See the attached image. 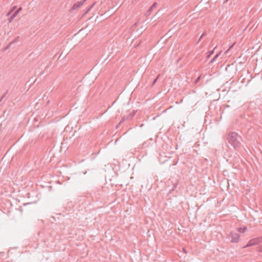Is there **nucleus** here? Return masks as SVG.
Listing matches in <instances>:
<instances>
[{"label":"nucleus","instance_id":"nucleus-20","mask_svg":"<svg viewBox=\"0 0 262 262\" xmlns=\"http://www.w3.org/2000/svg\"><path fill=\"white\" fill-rule=\"evenodd\" d=\"M4 97V96L2 97V98L0 99V102L2 100V99H3Z\"/></svg>","mask_w":262,"mask_h":262},{"label":"nucleus","instance_id":"nucleus-21","mask_svg":"<svg viewBox=\"0 0 262 262\" xmlns=\"http://www.w3.org/2000/svg\"><path fill=\"white\" fill-rule=\"evenodd\" d=\"M86 1V0H81V2H83V3H84L85 1Z\"/></svg>","mask_w":262,"mask_h":262},{"label":"nucleus","instance_id":"nucleus-18","mask_svg":"<svg viewBox=\"0 0 262 262\" xmlns=\"http://www.w3.org/2000/svg\"><path fill=\"white\" fill-rule=\"evenodd\" d=\"M157 78H156L154 79L153 80L152 82H157Z\"/></svg>","mask_w":262,"mask_h":262},{"label":"nucleus","instance_id":"nucleus-3","mask_svg":"<svg viewBox=\"0 0 262 262\" xmlns=\"http://www.w3.org/2000/svg\"><path fill=\"white\" fill-rule=\"evenodd\" d=\"M240 236L238 233L234 231L230 232L229 235V238L231 243H237L239 241Z\"/></svg>","mask_w":262,"mask_h":262},{"label":"nucleus","instance_id":"nucleus-19","mask_svg":"<svg viewBox=\"0 0 262 262\" xmlns=\"http://www.w3.org/2000/svg\"><path fill=\"white\" fill-rule=\"evenodd\" d=\"M12 12L11 11H9V12L7 13V15H10Z\"/></svg>","mask_w":262,"mask_h":262},{"label":"nucleus","instance_id":"nucleus-10","mask_svg":"<svg viewBox=\"0 0 262 262\" xmlns=\"http://www.w3.org/2000/svg\"><path fill=\"white\" fill-rule=\"evenodd\" d=\"M213 52H214V49L208 52V54L207 55V58H209L210 57V56L213 54Z\"/></svg>","mask_w":262,"mask_h":262},{"label":"nucleus","instance_id":"nucleus-13","mask_svg":"<svg viewBox=\"0 0 262 262\" xmlns=\"http://www.w3.org/2000/svg\"><path fill=\"white\" fill-rule=\"evenodd\" d=\"M257 251L260 252H262V246H259L257 248Z\"/></svg>","mask_w":262,"mask_h":262},{"label":"nucleus","instance_id":"nucleus-22","mask_svg":"<svg viewBox=\"0 0 262 262\" xmlns=\"http://www.w3.org/2000/svg\"><path fill=\"white\" fill-rule=\"evenodd\" d=\"M229 0H226L224 3H227Z\"/></svg>","mask_w":262,"mask_h":262},{"label":"nucleus","instance_id":"nucleus-6","mask_svg":"<svg viewBox=\"0 0 262 262\" xmlns=\"http://www.w3.org/2000/svg\"><path fill=\"white\" fill-rule=\"evenodd\" d=\"M83 2L80 1L75 3L72 7V10H75L83 4Z\"/></svg>","mask_w":262,"mask_h":262},{"label":"nucleus","instance_id":"nucleus-12","mask_svg":"<svg viewBox=\"0 0 262 262\" xmlns=\"http://www.w3.org/2000/svg\"><path fill=\"white\" fill-rule=\"evenodd\" d=\"M157 6V3H154L153 5L150 7V10H152L153 8H155Z\"/></svg>","mask_w":262,"mask_h":262},{"label":"nucleus","instance_id":"nucleus-8","mask_svg":"<svg viewBox=\"0 0 262 262\" xmlns=\"http://www.w3.org/2000/svg\"><path fill=\"white\" fill-rule=\"evenodd\" d=\"M17 15V13L14 12L11 16L8 19L9 22L11 23L13 19Z\"/></svg>","mask_w":262,"mask_h":262},{"label":"nucleus","instance_id":"nucleus-7","mask_svg":"<svg viewBox=\"0 0 262 262\" xmlns=\"http://www.w3.org/2000/svg\"><path fill=\"white\" fill-rule=\"evenodd\" d=\"M247 230V228L246 226L237 228V231L241 233H245Z\"/></svg>","mask_w":262,"mask_h":262},{"label":"nucleus","instance_id":"nucleus-9","mask_svg":"<svg viewBox=\"0 0 262 262\" xmlns=\"http://www.w3.org/2000/svg\"><path fill=\"white\" fill-rule=\"evenodd\" d=\"M219 54H217L215 55V56L210 60V63H212L213 62H214L216 60V59L219 57Z\"/></svg>","mask_w":262,"mask_h":262},{"label":"nucleus","instance_id":"nucleus-2","mask_svg":"<svg viewBox=\"0 0 262 262\" xmlns=\"http://www.w3.org/2000/svg\"><path fill=\"white\" fill-rule=\"evenodd\" d=\"M262 242V236L254 238L250 240L244 248H247L251 246H255Z\"/></svg>","mask_w":262,"mask_h":262},{"label":"nucleus","instance_id":"nucleus-17","mask_svg":"<svg viewBox=\"0 0 262 262\" xmlns=\"http://www.w3.org/2000/svg\"><path fill=\"white\" fill-rule=\"evenodd\" d=\"M16 8V6L13 7V8L12 9V10H11L12 12H13Z\"/></svg>","mask_w":262,"mask_h":262},{"label":"nucleus","instance_id":"nucleus-11","mask_svg":"<svg viewBox=\"0 0 262 262\" xmlns=\"http://www.w3.org/2000/svg\"><path fill=\"white\" fill-rule=\"evenodd\" d=\"M151 11H152V10H150V8H149V9L146 12L145 15H146V16L149 15L151 12Z\"/></svg>","mask_w":262,"mask_h":262},{"label":"nucleus","instance_id":"nucleus-5","mask_svg":"<svg viewBox=\"0 0 262 262\" xmlns=\"http://www.w3.org/2000/svg\"><path fill=\"white\" fill-rule=\"evenodd\" d=\"M134 115V113H133V114H130L128 116H127V117H125V116L123 117L122 118V119L120 121V123H122V122L124 121L125 120H130V119H132V118L133 117Z\"/></svg>","mask_w":262,"mask_h":262},{"label":"nucleus","instance_id":"nucleus-16","mask_svg":"<svg viewBox=\"0 0 262 262\" xmlns=\"http://www.w3.org/2000/svg\"><path fill=\"white\" fill-rule=\"evenodd\" d=\"M200 79V76L198 77L194 82H198Z\"/></svg>","mask_w":262,"mask_h":262},{"label":"nucleus","instance_id":"nucleus-4","mask_svg":"<svg viewBox=\"0 0 262 262\" xmlns=\"http://www.w3.org/2000/svg\"><path fill=\"white\" fill-rule=\"evenodd\" d=\"M19 38V37L18 36L16 38H15L14 40H13L12 41H11L8 46H7L6 47H5L4 51L8 50L10 48V47L11 46V45L17 42Z\"/></svg>","mask_w":262,"mask_h":262},{"label":"nucleus","instance_id":"nucleus-15","mask_svg":"<svg viewBox=\"0 0 262 262\" xmlns=\"http://www.w3.org/2000/svg\"><path fill=\"white\" fill-rule=\"evenodd\" d=\"M22 8L21 7L19 8L15 12L17 13V14L21 10Z\"/></svg>","mask_w":262,"mask_h":262},{"label":"nucleus","instance_id":"nucleus-1","mask_svg":"<svg viewBox=\"0 0 262 262\" xmlns=\"http://www.w3.org/2000/svg\"><path fill=\"white\" fill-rule=\"evenodd\" d=\"M227 140L234 148H236L239 147L241 144L242 137L237 133L230 132L228 134Z\"/></svg>","mask_w":262,"mask_h":262},{"label":"nucleus","instance_id":"nucleus-14","mask_svg":"<svg viewBox=\"0 0 262 262\" xmlns=\"http://www.w3.org/2000/svg\"><path fill=\"white\" fill-rule=\"evenodd\" d=\"M94 4H93L92 5H91V7H90L88 9V10H87V11L85 12V13H88V12H89V11H90V10L92 8V7H93V6L94 5Z\"/></svg>","mask_w":262,"mask_h":262}]
</instances>
